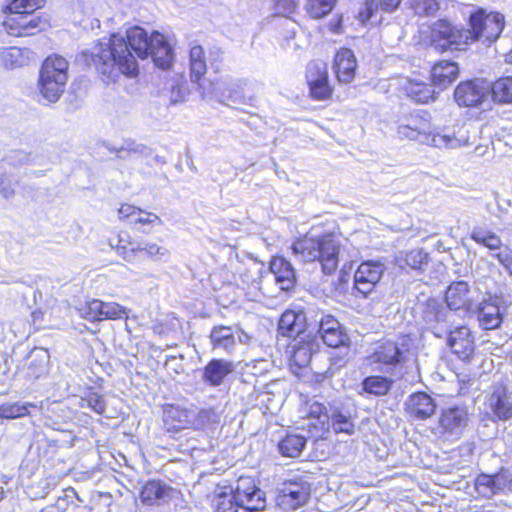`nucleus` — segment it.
Here are the masks:
<instances>
[{
    "mask_svg": "<svg viewBox=\"0 0 512 512\" xmlns=\"http://www.w3.org/2000/svg\"><path fill=\"white\" fill-rule=\"evenodd\" d=\"M405 405L408 413L417 420H426L436 412L437 408L435 400L426 392L411 394Z\"/></svg>",
    "mask_w": 512,
    "mask_h": 512,
    "instance_id": "21",
    "label": "nucleus"
},
{
    "mask_svg": "<svg viewBox=\"0 0 512 512\" xmlns=\"http://www.w3.org/2000/svg\"><path fill=\"white\" fill-rule=\"evenodd\" d=\"M328 77L327 65L324 62L313 61L310 62L306 69V79L308 85L317 81H323Z\"/></svg>",
    "mask_w": 512,
    "mask_h": 512,
    "instance_id": "49",
    "label": "nucleus"
},
{
    "mask_svg": "<svg viewBox=\"0 0 512 512\" xmlns=\"http://www.w3.org/2000/svg\"><path fill=\"white\" fill-rule=\"evenodd\" d=\"M8 15L3 22V27L5 31L15 37H23V29H21V23L17 19L14 12H7Z\"/></svg>",
    "mask_w": 512,
    "mask_h": 512,
    "instance_id": "56",
    "label": "nucleus"
},
{
    "mask_svg": "<svg viewBox=\"0 0 512 512\" xmlns=\"http://www.w3.org/2000/svg\"><path fill=\"white\" fill-rule=\"evenodd\" d=\"M471 237L476 243L483 245L490 250L498 249L501 246V240L496 234L481 228L475 229L472 232Z\"/></svg>",
    "mask_w": 512,
    "mask_h": 512,
    "instance_id": "45",
    "label": "nucleus"
},
{
    "mask_svg": "<svg viewBox=\"0 0 512 512\" xmlns=\"http://www.w3.org/2000/svg\"><path fill=\"white\" fill-rule=\"evenodd\" d=\"M313 260H317V264L325 275H332L338 267L339 258H313Z\"/></svg>",
    "mask_w": 512,
    "mask_h": 512,
    "instance_id": "60",
    "label": "nucleus"
},
{
    "mask_svg": "<svg viewBox=\"0 0 512 512\" xmlns=\"http://www.w3.org/2000/svg\"><path fill=\"white\" fill-rule=\"evenodd\" d=\"M310 95L316 100H326L331 96L332 88L328 83V77L323 81H317L309 85Z\"/></svg>",
    "mask_w": 512,
    "mask_h": 512,
    "instance_id": "52",
    "label": "nucleus"
},
{
    "mask_svg": "<svg viewBox=\"0 0 512 512\" xmlns=\"http://www.w3.org/2000/svg\"><path fill=\"white\" fill-rule=\"evenodd\" d=\"M306 438L299 434H287L278 443V451L284 457L297 458L306 446Z\"/></svg>",
    "mask_w": 512,
    "mask_h": 512,
    "instance_id": "36",
    "label": "nucleus"
},
{
    "mask_svg": "<svg viewBox=\"0 0 512 512\" xmlns=\"http://www.w3.org/2000/svg\"><path fill=\"white\" fill-rule=\"evenodd\" d=\"M407 3L418 16H433L440 8L437 0H408Z\"/></svg>",
    "mask_w": 512,
    "mask_h": 512,
    "instance_id": "44",
    "label": "nucleus"
},
{
    "mask_svg": "<svg viewBox=\"0 0 512 512\" xmlns=\"http://www.w3.org/2000/svg\"><path fill=\"white\" fill-rule=\"evenodd\" d=\"M120 219H134L136 215L142 214V210L136 206L123 204L118 210Z\"/></svg>",
    "mask_w": 512,
    "mask_h": 512,
    "instance_id": "63",
    "label": "nucleus"
},
{
    "mask_svg": "<svg viewBox=\"0 0 512 512\" xmlns=\"http://www.w3.org/2000/svg\"><path fill=\"white\" fill-rule=\"evenodd\" d=\"M79 405L81 408L88 407L99 415L104 414L106 410V402L103 397L92 390H89L86 395L81 398Z\"/></svg>",
    "mask_w": 512,
    "mask_h": 512,
    "instance_id": "46",
    "label": "nucleus"
},
{
    "mask_svg": "<svg viewBox=\"0 0 512 512\" xmlns=\"http://www.w3.org/2000/svg\"><path fill=\"white\" fill-rule=\"evenodd\" d=\"M445 302L450 310L471 309L469 285L465 281L453 282L446 290Z\"/></svg>",
    "mask_w": 512,
    "mask_h": 512,
    "instance_id": "27",
    "label": "nucleus"
},
{
    "mask_svg": "<svg viewBox=\"0 0 512 512\" xmlns=\"http://www.w3.org/2000/svg\"><path fill=\"white\" fill-rule=\"evenodd\" d=\"M355 413V408L338 398L325 402L314 401L308 407V417L316 421L313 423L315 428L322 431L332 429L335 434L348 436L356 432Z\"/></svg>",
    "mask_w": 512,
    "mask_h": 512,
    "instance_id": "3",
    "label": "nucleus"
},
{
    "mask_svg": "<svg viewBox=\"0 0 512 512\" xmlns=\"http://www.w3.org/2000/svg\"><path fill=\"white\" fill-rule=\"evenodd\" d=\"M235 328V337L236 342L238 341L241 344L249 345L255 338L253 335L249 334L245 330H243L240 325H234Z\"/></svg>",
    "mask_w": 512,
    "mask_h": 512,
    "instance_id": "64",
    "label": "nucleus"
},
{
    "mask_svg": "<svg viewBox=\"0 0 512 512\" xmlns=\"http://www.w3.org/2000/svg\"><path fill=\"white\" fill-rule=\"evenodd\" d=\"M164 423L168 432H179L192 424L189 412L180 407L171 406L164 411Z\"/></svg>",
    "mask_w": 512,
    "mask_h": 512,
    "instance_id": "32",
    "label": "nucleus"
},
{
    "mask_svg": "<svg viewBox=\"0 0 512 512\" xmlns=\"http://www.w3.org/2000/svg\"><path fill=\"white\" fill-rule=\"evenodd\" d=\"M459 75V67L455 62L439 61L431 70L433 85L443 90L451 85Z\"/></svg>",
    "mask_w": 512,
    "mask_h": 512,
    "instance_id": "29",
    "label": "nucleus"
},
{
    "mask_svg": "<svg viewBox=\"0 0 512 512\" xmlns=\"http://www.w3.org/2000/svg\"><path fill=\"white\" fill-rule=\"evenodd\" d=\"M311 495V483L305 477H294L278 488L275 502L284 511L296 510L305 505Z\"/></svg>",
    "mask_w": 512,
    "mask_h": 512,
    "instance_id": "8",
    "label": "nucleus"
},
{
    "mask_svg": "<svg viewBox=\"0 0 512 512\" xmlns=\"http://www.w3.org/2000/svg\"><path fill=\"white\" fill-rule=\"evenodd\" d=\"M317 332L323 342L331 348L351 344L350 338L340 322L331 315L321 317Z\"/></svg>",
    "mask_w": 512,
    "mask_h": 512,
    "instance_id": "18",
    "label": "nucleus"
},
{
    "mask_svg": "<svg viewBox=\"0 0 512 512\" xmlns=\"http://www.w3.org/2000/svg\"><path fill=\"white\" fill-rule=\"evenodd\" d=\"M128 317V310L115 303V302H103L101 307V321L106 319H123Z\"/></svg>",
    "mask_w": 512,
    "mask_h": 512,
    "instance_id": "50",
    "label": "nucleus"
},
{
    "mask_svg": "<svg viewBox=\"0 0 512 512\" xmlns=\"http://www.w3.org/2000/svg\"><path fill=\"white\" fill-rule=\"evenodd\" d=\"M215 502V512H257L266 508L265 493L251 477H240L235 486L218 488Z\"/></svg>",
    "mask_w": 512,
    "mask_h": 512,
    "instance_id": "2",
    "label": "nucleus"
},
{
    "mask_svg": "<svg viewBox=\"0 0 512 512\" xmlns=\"http://www.w3.org/2000/svg\"><path fill=\"white\" fill-rule=\"evenodd\" d=\"M150 36L139 27L134 26L126 35L113 34L108 42H100L91 57L95 68L108 81L115 82L121 75L134 77L138 74V64L131 50L139 58L149 56Z\"/></svg>",
    "mask_w": 512,
    "mask_h": 512,
    "instance_id": "1",
    "label": "nucleus"
},
{
    "mask_svg": "<svg viewBox=\"0 0 512 512\" xmlns=\"http://www.w3.org/2000/svg\"><path fill=\"white\" fill-rule=\"evenodd\" d=\"M450 309L437 298H428L423 304L422 318L436 337L441 338L450 329Z\"/></svg>",
    "mask_w": 512,
    "mask_h": 512,
    "instance_id": "12",
    "label": "nucleus"
},
{
    "mask_svg": "<svg viewBox=\"0 0 512 512\" xmlns=\"http://www.w3.org/2000/svg\"><path fill=\"white\" fill-rule=\"evenodd\" d=\"M101 307L102 301L99 299H92L88 301L85 306L80 310L81 316L89 321H101Z\"/></svg>",
    "mask_w": 512,
    "mask_h": 512,
    "instance_id": "51",
    "label": "nucleus"
},
{
    "mask_svg": "<svg viewBox=\"0 0 512 512\" xmlns=\"http://www.w3.org/2000/svg\"><path fill=\"white\" fill-rule=\"evenodd\" d=\"M252 83L247 79H233L217 83L215 94L224 104H250L254 97L247 95Z\"/></svg>",
    "mask_w": 512,
    "mask_h": 512,
    "instance_id": "14",
    "label": "nucleus"
},
{
    "mask_svg": "<svg viewBox=\"0 0 512 512\" xmlns=\"http://www.w3.org/2000/svg\"><path fill=\"white\" fill-rule=\"evenodd\" d=\"M39 409L40 407L36 403H4L0 405V418L2 419H16L27 416L30 414L29 409Z\"/></svg>",
    "mask_w": 512,
    "mask_h": 512,
    "instance_id": "41",
    "label": "nucleus"
},
{
    "mask_svg": "<svg viewBox=\"0 0 512 512\" xmlns=\"http://www.w3.org/2000/svg\"><path fill=\"white\" fill-rule=\"evenodd\" d=\"M447 346L451 352L462 362L469 364L475 355V340L467 326L448 330Z\"/></svg>",
    "mask_w": 512,
    "mask_h": 512,
    "instance_id": "13",
    "label": "nucleus"
},
{
    "mask_svg": "<svg viewBox=\"0 0 512 512\" xmlns=\"http://www.w3.org/2000/svg\"><path fill=\"white\" fill-rule=\"evenodd\" d=\"M298 3V0H275L274 9L276 14L288 16L296 10Z\"/></svg>",
    "mask_w": 512,
    "mask_h": 512,
    "instance_id": "57",
    "label": "nucleus"
},
{
    "mask_svg": "<svg viewBox=\"0 0 512 512\" xmlns=\"http://www.w3.org/2000/svg\"><path fill=\"white\" fill-rule=\"evenodd\" d=\"M188 96V89L184 82L181 80H175L174 84L171 86L170 91V103L171 104H179L186 100Z\"/></svg>",
    "mask_w": 512,
    "mask_h": 512,
    "instance_id": "55",
    "label": "nucleus"
},
{
    "mask_svg": "<svg viewBox=\"0 0 512 512\" xmlns=\"http://www.w3.org/2000/svg\"><path fill=\"white\" fill-rule=\"evenodd\" d=\"M0 194L5 199H10L15 194L11 178L8 175L2 173H0Z\"/></svg>",
    "mask_w": 512,
    "mask_h": 512,
    "instance_id": "59",
    "label": "nucleus"
},
{
    "mask_svg": "<svg viewBox=\"0 0 512 512\" xmlns=\"http://www.w3.org/2000/svg\"><path fill=\"white\" fill-rule=\"evenodd\" d=\"M403 89L406 95L417 103H428L435 98L434 90L424 82L407 80Z\"/></svg>",
    "mask_w": 512,
    "mask_h": 512,
    "instance_id": "37",
    "label": "nucleus"
},
{
    "mask_svg": "<svg viewBox=\"0 0 512 512\" xmlns=\"http://www.w3.org/2000/svg\"><path fill=\"white\" fill-rule=\"evenodd\" d=\"M129 251L135 252L138 251L140 253H145L148 256H153L156 254L164 255L165 251L163 248L156 244H145L143 247H138L137 249L132 246L131 243H129L127 240H124L122 238L118 239V244L116 246V252L119 254H126Z\"/></svg>",
    "mask_w": 512,
    "mask_h": 512,
    "instance_id": "43",
    "label": "nucleus"
},
{
    "mask_svg": "<svg viewBox=\"0 0 512 512\" xmlns=\"http://www.w3.org/2000/svg\"><path fill=\"white\" fill-rule=\"evenodd\" d=\"M269 268L275 283L282 291H290L296 284V272L287 258H271Z\"/></svg>",
    "mask_w": 512,
    "mask_h": 512,
    "instance_id": "25",
    "label": "nucleus"
},
{
    "mask_svg": "<svg viewBox=\"0 0 512 512\" xmlns=\"http://www.w3.org/2000/svg\"><path fill=\"white\" fill-rule=\"evenodd\" d=\"M207 71L204 50L200 45H194L190 49V78L193 83L203 89L201 79Z\"/></svg>",
    "mask_w": 512,
    "mask_h": 512,
    "instance_id": "34",
    "label": "nucleus"
},
{
    "mask_svg": "<svg viewBox=\"0 0 512 512\" xmlns=\"http://www.w3.org/2000/svg\"><path fill=\"white\" fill-rule=\"evenodd\" d=\"M68 61L60 55L45 59L40 70L39 87L42 96L51 103L58 101L68 80Z\"/></svg>",
    "mask_w": 512,
    "mask_h": 512,
    "instance_id": "5",
    "label": "nucleus"
},
{
    "mask_svg": "<svg viewBox=\"0 0 512 512\" xmlns=\"http://www.w3.org/2000/svg\"><path fill=\"white\" fill-rule=\"evenodd\" d=\"M134 223H139L142 225H155L162 224L161 218L155 213L145 212L142 210V214L136 215L132 220Z\"/></svg>",
    "mask_w": 512,
    "mask_h": 512,
    "instance_id": "61",
    "label": "nucleus"
},
{
    "mask_svg": "<svg viewBox=\"0 0 512 512\" xmlns=\"http://www.w3.org/2000/svg\"><path fill=\"white\" fill-rule=\"evenodd\" d=\"M409 349L404 343L398 344L394 341H384L375 344L366 357L369 365H377L376 370L393 374L407 360Z\"/></svg>",
    "mask_w": 512,
    "mask_h": 512,
    "instance_id": "6",
    "label": "nucleus"
},
{
    "mask_svg": "<svg viewBox=\"0 0 512 512\" xmlns=\"http://www.w3.org/2000/svg\"><path fill=\"white\" fill-rule=\"evenodd\" d=\"M470 41H483L492 43L500 36L504 28V16L497 12L486 13L484 9H478L469 18Z\"/></svg>",
    "mask_w": 512,
    "mask_h": 512,
    "instance_id": "7",
    "label": "nucleus"
},
{
    "mask_svg": "<svg viewBox=\"0 0 512 512\" xmlns=\"http://www.w3.org/2000/svg\"><path fill=\"white\" fill-rule=\"evenodd\" d=\"M490 92L495 102L512 103V76L501 77L490 85Z\"/></svg>",
    "mask_w": 512,
    "mask_h": 512,
    "instance_id": "39",
    "label": "nucleus"
},
{
    "mask_svg": "<svg viewBox=\"0 0 512 512\" xmlns=\"http://www.w3.org/2000/svg\"><path fill=\"white\" fill-rule=\"evenodd\" d=\"M402 0H365L363 8L358 13V20L365 24L373 20L378 12L391 13L395 11Z\"/></svg>",
    "mask_w": 512,
    "mask_h": 512,
    "instance_id": "31",
    "label": "nucleus"
},
{
    "mask_svg": "<svg viewBox=\"0 0 512 512\" xmlns=\"http://www.w3.org/2000/svg\"><path fill=\"white\" fill-rule=\"evenodd\" d=\"M306 314L299 310H286L280 317L278 323V331L281 335L290 338L304 339V335L308 329Z\"/></svg>",
    "mask_w": 512,
    "mask_h": 512,
    "instance_id": "20",
    "label": "nucleus"
},
{
    "mask_svg": "<svg viewBox=\"0 0 512 512\" xmlns=\"http://www.w3.org/2000/svg\"><path fill=\"white\" fill-rule=\"evenodd\" d=\"M469 425V412L464 405H451L441 409L438 419L440 433L451 439L458 440Z\"/></svg>",
    "mask_w": 512,
    "mask_h": 512,
    "instance_id": "9",
    "label": "nucleus"
},
{
    "mask_svg": "<svg viewBox=\"0 0 512 512\" xmlns=\"http://www.w3.org/2000/svg\"><path fill=\"white\" fill-rule=\"evenodd\" d=\"M44 0H12L5 8L4 12L14 13H33L41 8Z\"/></svg>",
    "mask_w": 512,
    "mask_h": 512,
    "instance_id": "47",
    "label": "nucleus"
},
{
    "mask_svg": "<svg viewBox=\"0 0 512 512\" xmlns=\"http://www.w3.org/2000/svg\"><path fill=\"white\" fill-rule=\"evenodd\" d=\"M233 371L234 364L232 361L214 358L203 368L202 380L209 386L218 387Z\"/></svg>",
    "mask_w": 512,
    "mask_h": 512,
    "instance_id": "24",
    "label": "nucleus"
},
{
    "mask_svg": "<svg viewBox=\"0 0 512 512\" xmlns=\"http://www.w3.org/2000/svg\"><path fill=\"white\" fill-rule=\"evenodd\" d=\"M312 356V344L300 342L293 351L292 361L299 368H304L310 364Z\"/></svg>",
    "mask_w": 512,
    "mask_h": 512,
    "instance_id": "48",
    "label": "nucleus"
},
{
    "mask_svg": "<svg viewBox=\"0 0 512 512\" xmlns=\"http://www.w3.org/2000/svg\"><path fill=\"white\" fill-rule=\"evenodd\" d=\"M337 0H306L305 9L313 19L327 16L334 8Z\"/></svg>",
    "mask_w": 512,
    "mask_h": 512,
    "instance_id": "42",
    "label": "nucleus"
},
{
    "mask_svg": "<svg viewBox=\"0 0 512 512\" xmlns=\"http://www.w3.org/2000/svg\"><path fill=\"white\" fill-rule=\"evenodd\" d=\"M235 328L233 326L215 325L210 330L209 340L214 352L232 354L236 349Z\"/></svg>",
    "mask_w": 512,
    "mask_h": 512,
    "instance_id": "22",
    "label": "nucleus"
},
{
    "mask_svg": "<svg viewBox=\"0 0 512 512\" xmlns=\"http://www.w3.org/2000/svg\"><path fill=\"white\" fill-rule=\"evenodd\" d=\"M76 500L82 502L76 490L72 487H69L63 491V496L58 498L56 507H62V504H71V506L77 507Z\"/></svg>",
    "mask_w": 512,
    "mask_h": 512,
    "instance_id": "58",
    "label": "nucleus"
},
{
    "mask_svg": "<svg viewBox=\"0 0 512 512\" xmlns=\"http://www.w3.org/2000/svg\"><path fill=\"white\" fill-rule=\"evenodd\" d=\"M414 122L416 120L412 119L411 123L398 127V134L401 138L416 140L436 148L457 149L469 145L468 131L464 127H460L452 133H432L422 131L413 124Z\"/></svg>",
    "mask_w": 512,
    "mask_h": 512,
    "instance_id": "4",
    "label": "nucleus"
},
{
    "mask_svg": "<svg viewBox=\"0 0 512 512\" xmlns=\"http://www.w3.org/2000/svg\"><path fill=\"white\" fill-rule=\"evenodd\" d=\"M31 56L32 52L27 48L0 47V68L15 69L25 66Z\"/></svg>",
    "mask_w": 512,
    "mask_h": 512,
    "instance_id": "30",
    "label": "nucleus"
},
{
    "mask_svg": "<svg viewBox=\"0 0 512 512\" xmlns=\"http://www.w3.org/2000/svg\"><path fill=\"white\" fill-rule=\"evenodd\" d=\"M356 68V58L352 50L343 48L336 53L334 70L339 82L350 83L355 77Z\"/></svg>",
    "mask_w": 512,
    "mask_h": 512,
    "instance_id": "26",
    "label": "nucleus"
},
{
    "mask_svg": "<svg viewBox=\"0 0 512 512\" xmlns=\"http://www.w3.org/2000/svg\"><path fill=\"white\" fill-rule=\"evenodd\" d=\"M469 30L458 28L447 20H439L433 27L434 41L444 40L441 47L445 50L448 48L460 49L462 45L469 43Z\"/></svg>",
    "mask_w": 512,
    "mask_h": 512,
    "instance_id": "16",
    "label": "nucleus"
},
{
    "mask_svg": "<svg viewBox=\"0 0 512 512\" xmlns=\"http://www.w3.org/2000/svg\"><path fill=\"white\" fill-rule=\"evenodd\" d=\"M46 26V22L41 19V17L32 14H29L28 22L26 28L27 36L34 35L37 31H41Z\"/></svg>",
    "mask_w": 512,
    "mask_h": 512,
    "instance_id": "62",
    "label": "nucleus"
},
{
    "mask_svg": "<svg viewBox=\"0 0 512 512\" xmlns=\"http://www.w3.org/2000/svg\"><path fill=\"white\" fill-rule=\"evenodd\" d=\"M490 93V84L484 79L460 82L454 91V99L460 107H478Z\"/></svg>",
    "mask_w": 512,
    "mask_h": 512,
    "instance_id": "11",
    "label": "nucleus"
},
{
    "mask_svg": "<svg viewBox=\"0 0 512 512\" xmlns=\"http://www.w3.org/2000/svg\"><path fill=\"white\" fill-rule=\"evenodd\" d=\"M149 56L152 57L155 65L161 69H168L173 61V49L159 32L150 35Z\"/></svg>",
    "mask_w": 512,
    "mask_h": 512,
    "instance_id": "23",
    "label": "nucleus"
},
{
    "mask_svg": "<svg viewBox=\"0 0 512 512\" xmlns=\"http://www.w3.org/2000/svg\"><path fill=\"white\" fill-rule=\"evenodd\" d=\"M292 249L295 254H302L303 256H339L341 253L339 237L331 234L322 238L306 235L296 241Z\"/></svg>",
    "mask_w": 512,
    "mask_h": 512,
    "instance_id": "10",
    "label": "nucleus"
},
{
    "mask_svg": "<svg viewBox=\"0 0 512 512\" xmlns=\"http://www.w3.org/2000/svg\"><path fill=\"white\" fill-rule=\"evenodd\" d=\"M487 404L495 419L499 421L512 419V402L506 385L502 383L493 384Z\"/></svg>",
    "mask_w": 512,
    "mask_h": 512,
    "instance_id": "17",
    "label": "nucleus"
},
{
    "mask_svg": "<svg viewBox=\"0 0 512 512\" xmlns=\"http://www.w3.org/2000/svg\"><path fill=\"white\" fill-rule=\"evenodd\" d=\"M429 258H395V264L401 269H411L422 272L428 264Z\"/></svg>",
    "mask_w": 512,
    "mask_h": 512,
    "instance_id": "53",
    "label": "nucleus"
},
{
    "mask_svg": "<svg viewBox=\"0 0 512 512\" xmlns=\"http://www.w3.org/2000/svg\"><path fill=\"white\" fill-rule=\"evenodd\" d=\"M334 349L336 350L329 356V367L325 371V377H333L349 362L350 345L338 346Z\"/></svg>",
    "mask_w": 512,
    "mask_h": 512,
    "instance_id": "40",
    "label": "nucleus"
},
{
    "mask_svg": "<svg viewBox=\"0 0 512 512\" xmlns=\"http://www.w3.org/2000/svg\"><path fill=\"white\" fill-rule=\"evenodd\" d=\"M49 353L43 348H34L28 357V376L39 378L47 372Z\"/></svg>",
    "mask_w": 512,
    "mask_h": 512,
    "instance_id": "38",
    "label": "nucleus"
},
{
    "mask_svg": "<svg viewBox=\"0 0 512 512\" xmlns=\"http://www.w3.org/2000/svg\"><path fill=\"white\" fill-rule=\"evenodd\" d=\"M394 381L382 375H370L361 382L362 390L374 396H384L389 393Z\"/></svg>",
    "mask_w": 512,
    "mask_h": 512,
    "instance_id": "35",
    "label": "nucleus"
},
{
    "mask_svg": "<svg viewBox=\"0 0 512 512\" xmlns=\"http://www.w3.org/2000/svg\"><path fill=\"white\" fill-rule=\"evenodd\" d=\"M384 271L383 264L378 260L362 262L354 273V289L363 297L373 290Z\"/></svg>",
    "mask_w": 512,
    "mask_h": 512,
    "instance_id": "15",
    "label": "nucleus"
},
{
    "mask_svg": "<svg viewBox=\"0 0 512 512\" xmlns=\"http://www.w3.org/2000/svg\"><path fill=\"white\" fill-rule=\"evenodd\" d=\"M177 490L161 480H150L140 491V499L148 506L163 505L174 498Z\"/></svg>",
    "mask_w": 512,
    "mask_h": 512,
    "instance_id": "19",
    "label": "nucleus"
},
{
    "mask_svg": "<svg viewBox=\"0 0 512 512\" xmlns=\"http://www.w3.org/2000/svg\"><path fill=\"white\" fill-rule=\"evenodd\" d=\"M508 479L503 473L494 475L480 474L475 480V488L477 492L484 498H491L495 494L504 490L507 486Z\"/></svg>",
    "mask_w": 512,
    "mask_h": 512,
    "instance_id": "28",
    "label": "nucleus"
},
{
    "mask_svg": "<svg viewBox=\"0 0 512 512\" xmlns=\"http://www.w3.org/2000/svg\"><path fill=\"white\" fill-rule=\"evenodd\" d=\"M477 318L484 330L496 329L502 323L499 307L493 303L483 302L477 309Z\"/></svg>",
    "mask_w": 512,
    "mask_h": 512,
    "instance_id": "33",
    "label": "nucleus"
},
{
    "mask_svg": "<svg viewBox=\"0 0 512 512\" xmlns=\"http://www.w3.org/2000/svg\"><path fill=\"white\" fill-rule=\"evenodd\" d=\"M125 153H135L143 156H150L151 150L143 144L136 143L135 141L132 140H128L118 150V156L120 158H125Z\"/></svg>",
    "mask_w": 512,
    "mask_h": 512,
    "instance_id": "54",
    "label": "nucleus"
}]
</instances>
